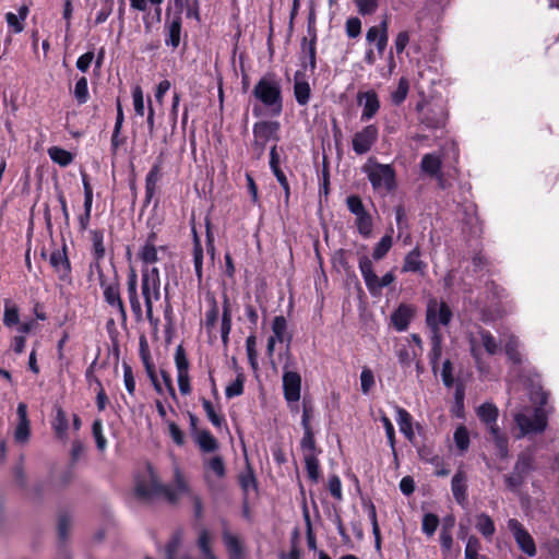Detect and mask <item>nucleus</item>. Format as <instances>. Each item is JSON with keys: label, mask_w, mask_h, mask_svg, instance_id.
Wrapping results in <instances>:
<instances>
[{"label": "nucleus", "mask_w": 559, "mask_h": 559, "mask_svg": "<svg viewBox=\"0 0 559 559\" xmlns=\"http://www.w3.org/2000/svg\"><path fill=\"white\" fill-rule=\"evenodd\" d=\"M187 492L189 486L179 469L175 473V487L162 484L151 463H147L145 471L138 474L134 479V496L143 502L163 497L168 503L176 504L180 496Z\"/></svg>", "instance_id": "1"}, {"label": "nucleus", "mask_w": 559, "mask_h": 559, "mask_svg": "<svg viewBox=\"0 0 559 559\" xmlns=\"http://www.w3.org/2000/svg\"><path fill=\"white\" fill-rule=\"evenodd\" d=\"M252 96L271 117L282 115L284 108L282 80L275 73L261 76L253 86Z\"/></svg>", "instance_id": "2"}, {"label": "nucleus", "mask_w": 559, "mask_h": 559, "mask_svg": "<svg viewBox=\"0 0 559 559\" xmlns=\"http://www.w3.org/2000/svg\"><path fill=\"white\" fill-rule=\"evenodd\" d=\"M141 293L144 299L146 319L152 325L157 326L159 319L154 317L153 302L160 298V275L156 266L142 269Z\"/></svg>", "instance_id": "3"}, {"label": "nucleus", "mask_w": 559, "mask_h": 559, "mask_svg": "<svg viewBox=\"0 0 559 559\" xmlns=\"http://www.w3.org/2000/svg\"><path fill=\"white\" fill-rule=\"evenodd\" d=\"M537 469L534 453L531 450L518 454L513 472L504 476V484L509 491L518 493L526 483L528 475Z\"/></svg>", "instance_id": "4"}, {"label": "nucleus", "mask_w": 559, "mask_h": 559, "mask_svg": "<svg viewBox=\"0 0 559 559\" xmlns=\"http://www.w3.org/2000/svg\"><path fill=\"white\" fill-rule=\"evenodd\" d=\"M281 123L277 120H260L252 127L253 141L251 144L254 159H261L269 141H280Z\"/></svg>", "instance_id": "5"}, {"label": "nucleus", "mask_w": 559, "mask_h": 559, "mask_svg": "<svg viewBox=\"0 0 559 559\" xmlns=\"http://www.w3.org/2000/svg\"><path fill=\"white\" fill-rule=\"evenodd\" d=\"M453 319V311L444 300L431 297L427 301L425 323L431 334L442 335L441 328L448 326Z\"/></svg>", "instance_id": "6"}, {"label": "nucleus", "mask_w": 559, "mask_h": 559, "mask_svg": "<svg viewBox=\"0 0 559 559\" xmlns=\"http://www.w3.org/2000/svg\"><path fill=\"white\" fill-rule=\"evenodd\" d=\"M364 171L374 191L390 193L396 189V173L392 165L376 163L371 167H364Z\"/></svg>", "instance_id": "7"}, {"label": "nucleus", "mask_w": 559, "mask_h": 559, "mask_svg": "<svg viewBox=\"0 0 559 559\" xmlns=\"http://www.w3.org/2000/svg\"><path fill=\"white\" fill-rule=\"evenodd\" d=\"M99 286L103 289V296L105 302L111 308L116 309L119 316V319L122 324H124L128 320V313L124 306V302L120 293V283L117 274L112 282H107L103 269H99L97 272Z\"/></svg>", "instance_id": "8"}, {"label": "nucleus", "mask_w": 559, "mask_h": 559, "mask_svg": "<svg viewBox=\"0 0 559 559\" xmlns=\"http://www.w3.org/2000/svg\"><path fill=\"white\" fill-rule=\"evenodd\" d=\"M358 267L366 287L372 296L379 295L382 288L390 286L395 281V275L392 271L385 273L381 278H379L374 273L371 259L367 255H362L359 259Z\"/></svg>", "instance_id": "9"}, {"label": "nucleus", "mask_w": 559, "mask_h": 559, "mask_svg": "<svg viewBox=\"0 0 559 559\" xmlns=\"http://www.w3.org/2000/svg\"><path fill=\"white\" fill-rule=\"evenodd\" d=\"M348 211L355 215V226L364 238H369L373 230V218L366 210L362 200L357 194H350L346 198Z\"/></svg>", "instance_id": "10"}, {"label": "nucleus", "mask_w": 559, "mask_h": 559, "mask_svg": "<svg viewBox=\"0 0 559 559\" xmlns=\"http://www.w3.org/2000/svg\"><path fill=\"white\" fill-rule=\"evenodd\" d=\"M416 110L420 114L419 122L427 129L437 130L445 126L448 114L442 105L430 104L425 108V102H419Z\"/></svg>", "instance_id": "11"}, {"label": "nucleus", "mask_w": 559, "mask_h": 559, "mask_svg": "<svg viewBox=\"0 0 559 559\" xmlns=\"http://www.w3.org/2000/svg\"><path fill=\"white\" fill-rule=\"evenodd\" d=\"M174 359L177 369L179 391L182 395H189L192 391L189 376L190 362L182 344L176 347Z\"/></svg>", "instance_id": "12"}, {"label": "nucleus", "mask_w": 559, "mask_h": 559, "mask_svg": "<svg viewBox=\"0 0 559 559\" xmlns=\"http://www.w3.org/2000/svg\"><path fill=\"white\" fill-rule=\"evenodd\" d=\"M314 415V406L312 400L310 397L305 396L302 399V416H301V427L304 430V436L300 440V449H314V431L312 429L311 420Z\"/></svg>", "instance_id": "13"}, {"label": "nucleus", "mask_w": 559, "mask_h": 559, "mask_svg": "<svg viewBox=\"0 0 559 559\" xmlns=\"http://www.w3.org/2000/svg\"><path fill=\"white\" fill-rule=\"evenodd\" d=\"M379 138V129L376 124H368L356 132L352 140L353 151L357 155L368 153Z\"/></svg>", "instance_id": "14"}, {"label": "nucleus", "mask_w": 559, "mask_h": 559, "mask_svg": "<svg viewBox=\"0 0 559 559\" xmlns=\"http://www.w3.org/2000/svg\"><path fill=\"white\" fill-rule=\"evenodd\" d=\"M515 420L523 435L542 433L548 425L547 416L540 408H537L532 417L520 414Z\"/></svg>", "instance_id": "15"}, {"label": "nucleus", "mask_w": 559, "mask_h": 559, "mask_svg": "<svg viewBox=\"0 0 559 559\" xmlns=\"http://www.w3.org/2000/svg\"><path fill=\"white\" fill-rule=\"evenodd\" d=\"M301 391V377L296 371L285 370L283 373V393L286 402L289 404L292 412H297L298 406H292V403H297L300 400Z\"/></svg>", "instance_id": "16"}, {"label": "nucleus", "mask_w": 559, "mask_h": 559, "mask_svg": "<svg viewBox=\"0 0 559 559\" xmlns=\"http://www.w3.org/2000/svg\"><path fill=\"white\" fill-rule=\"evenodd\" d=\"M509 528L519 548L528 557H534L537 552L536 545L528 531L515 519L509 521Z\"/></svg>", "instance_id": "17"}, {"label": "nucleus", "mask_w": 559, "mask_h": 559, "mask_svg": "<svg viewBox=\"0 0 559 559\" xmlns=\"http://www.w3.org/2000/svg\"><path fill=\"white\" fill-rule=\"evenodd\" d=\"M68 248L67 245L63 243L62 249H55L50 254V265L53 267L55 272L58 274V278L62 282L71 281V262L68 257Z\"/></svg>", "instance_id": "18"}, {"label": "nucleus", "mask_w": 559, "mask_h": 559, "mask_svg": "<svg viewBox=\"0 0 559 559\" xmlns=\"http://www.w3.org/2000/svg\"><path fill=\"white\" fill-rule=\"evenodd\" d=\"M389 21L384 17L379 25H373L368 28L366 40L368 44H374L378 56L383 57L389 41Z\"/></svg>", "instance_id": "19"}, {"label": "nucleus", "mask_w": 559, "mask_h": 559, "mask_svg": "<svg viewBox=\"0 0 559 559\" xmlns=\"http://www.w3.org/2000/svg\"><path fill=\"white\" fill-rule=\"evenodd\" d=\"M163 165L164 159L163 156L159 155L156 158L155 163L152 165L148 173L146 174L144 206H147L151 203L152 199L154 198L157 191L158 182L163 178Z\"/></svg>", "instance_id": "20"}, {"label": "nucleus", "mask_w": 559, "mask_h": 559, "mask_svg": "<svg viewBox=\"0 0 559 559\" xmlns=\"http://www.w3.org/2000/svg\"><path fill=\"white\" fill-rule=\"evenodd\" d=\"M165 31V45L170 47L173 50L177 49L180 45L181 32H182V16L173 15L170 17L169 9L166 13V20L164 24Z\"/></svg>", "instance_id": "21"}, {"label": "nucleus", "mask_w": 559, "mask_h": 559, "mask_svg": "<svg viewBox=\"0 0 559 559\" xmlns=\"http://www.w3.org/2000/svg\"><path fill=\"white\" fill-rule=\"evenodd\" d=\"M357 104L362 106L360 120L362 122L371 120L380 109V99L374 90L358 92Z\"/></svg>", "instance_id": "22"}, {"label": "nucleus", "mask_w": 559, "mask_h": 559, "mask_svg": "<svg viewBox=\"0 0 559 559\" xmlns=\"http://www.w3.org/2000/svg\"><path fill=\"white\" fill-rule=\"evenodd\" d=\"M138 274L133 267H130L127 277V294L130 302L131 311L135 321L140 322L143 320V310L138 294Z\"/></svg>", "instance_id": "23"}, {"label": "nucleus", "mask_w": 559, "mask_h": 559, "mask_svg": "<svg viewBox=\"0 0 559 559\" xmlns=\"http://www.w3.org/2000/svg\"><path fill=\"white\" fill-rule=\"evenodd\" d=\"M416 309L411 304H400L397 308L391 313L390 320L392 326L397 332H404L408 329L412 320L414 319Z\"/></svg>", "instance_id": "24"}, {"label": "nucleus", "mask_w": 559, "mask_h": 559, "mask_svg": "<svg viewBox=\"0 0 559 559\" xmlns=\"http://www.w3.org/2000/svg\"><path fill=\"white\" fill-rule=\"evenodd\" d=\"M421 249L417 243L409 252L406 253L403 260L402 272L403 273H417L421 276L426 274L427 263L423 261Z\"/></svg>", "instance_id": "25"}, {"label": "nucleus", "mask_w": 559, "mask_h": 559, "mask_svg": "<svg viewBox=\"0 0 559 559\" xmlns=\"http://www.w3.org/2000/svg\"><path fill=\"white\" fill-rule=\"evenodd\" d=\"M19 423L14 429V440L17 443H26L31 437V421L27 415V405L19 403L16 408Z\"/></svg>", "instance_id": "26"}, {"label": "nucleus", "mask_w": 559, "mask_h": 559, "mask_svg": "<svg viewBox=\"0 0 559 559\" xmlns=\"http://www.w3.org/2000/svg\"><path fill=\"white\" fill-rule=\"evenodd\" d=\"M451 490L457 504L464 507L467 503V475L459 468L452 477Z\"/></svg>", "instance_id": "27"}, {"label": "nucleus", "mask_w": 559, "mask_h": 559, "mask_svg": "<svg viewBox=\"0 0 559 559\" xmlns=\"http://www.w3.org/2000/svg\"><path fill=\"white\" fill-rule=\"evenodd\" d=\"M305 453V467L307 471L308 478L312 483H318L320 478V462L318 459V454L322 452L321 449L317 448V441H314V449H301Z\"/></svg>", "instance_id": "28"}, {"label": "nucleus", "mask_w": 559, "mask_h": 559, "mask_svg": "<svg viewBox=\"0 0 559 559\" xmlns=\"http://www.w3.org/2000/svg\"><path fill=\"white\" fill-rule=\"evenodd\" d=\"M222 539L229 559H243V544L237 535H234L225 527L222 532Z\"/></svg>", "instance_id": "29"}, {"label": "nucleus", "mask_w": 559, "mask_h": 559, "mask_svg": "<svg viewBox=\"0 0 559 559\" xmlns=\"http://www.w3.org/2000/svg\"><path fill=\"white\" fill-rule=\"evenodd\" d=\"M294 96L299 106L308 105L311 97L310 85L300 71H296L294 75Z\"/></svg>", "instance_id": "30"}, {"label": "nucleus", "mask_w": 559, "mask_h": 559, "mask_svg": "<svg viewBox=\"0 0 559 559\" xmlns=\"http://www.w3.org/2000/svg\"><path fill=\"white\" fill-rule=\"evenodd\" d=\"M91 240H92V254L94 259V266L98 272L100 266V262L104 260L106 255V249L104 246V237L105 233L103 229H93L90 231Z\"/></svg>", "instance_id": "31"}, {"label": "nucleus", "mask_w": 559, "mask_h": 559, "mask_svg": "<svg viewBox=\"0 0 559 559\" xmlns=\"http://www.w3.org/2000/svg\"><path fill=\"white\" fill-rule=\"evenodd\" d=\"M175 15L182 16L185 11L187 19H193L197 22L201 21V4L200 0H174Z\"/></svg>", "instance_id": "32"}, {"label": "nucleus", "mask_w": 559, "mask_h": 559, "mask_svg": "<svg viewBox=\"0 0 559 559\" xmlns=\"http://www.w3.org/2000/svg\"><path fill=\"white\" fill-rule=\"evenodd\" d=\"M51 428L58 440L66 441L68 439L69 420L66 412L59 405L55 406V416L51 420Z\"/></svg>", "instance_id": "33"}, {"label": "nucleus", "mask_w": 559, "mask_h": 559, "mask_svg": "<svg viewBox=\"0 0 559 559\" xmlns=\"http://www.w3.org/2000/svg\"><path fill=\"white\" fill-rule=\"evenodd\" d=\"M223 313H222V322H221V337L224 346L228 345L229 334L233 325V313H231V305L228 296L224 294L223 296Z\"/></svg>", "instance_id": "34"}, {"label": "nucleus", "mask_w": 559, "mask_h": 559, "mask_svg": "<svg viewBox=\"0 0 559 559\" xmlns=\"http://www.w3.org/2000/svg\"><path fill=\"white\" fill-rule=\"evenodd\" d=\"M420 170L428 177H438L442 173V158L436 153H427L421 157Z\"/></svg>", "instance_id": "35"}, {"label": "nucleus", "mask_w": 559, "mask_h": 559, "mask_svg": "<svg viewBox=\"0 0 559 559\" xmlns=\"http://www.w3.org/2000/svg\"><path fill=\"white\" fill-rule=\"evenodd\" d=\"M395 409L397 414L396 421L400 427V431L408 441L412 442L415 438V432L413 429V416L408 411L397 405L395 406Z\"/></svg>", "instance_id": "36"}, {"label": "nucleus", "mask_w": 559, "mask_h": 559, "mask_svg": "<svg viewBox=\"0 0 559 559\" xmlns=\"http://www.w3.org/2000/svg\"><path fill=\"white\" fill-rule=\"evenodd\" d=\"M498 415L499 411L492 403H484L477 408V416L488 427V430L499 427L497 425Z\"/></svg>", "instance_id": "37"}, {"label": "nucleus", "mask_w": 559, "mask_h": 559, "mask_svg": "<svg viewBox=\"0 0 559 559\" xmlns=\"http://www.w3.org/2000/svg\"><path fill=\"white\" fill-rule=\"evenodd\" d=\"M193 439L203 453H214L219 449L217 439L207 429H202Z\"/></svg>", "instance_id": "38"}, {"label": "nucleus", "mask_w": 559, "mask_h": 559, "mask_svg": "<svg viewBox=\"0 0 559 559\" xmlns=\"http://www.w3.org/2000/svg\"><path fill=\"white\" fill-rule=\"evenodd\" d=\"M193 231V264H194V272L198 280V284L201 285L203 282V247L201 243V240L195 231V229H192Z\"/></svg>", "instance_id": "39"}, {"label": "nucleus", "mask_w": 559, "mask_h": 559, "mask_svg": "<svg viewBox=\"0 0 559 559\" xmlns=\"http://www.w3.org/2000/svg\"><path fill=\"white\" fill-rule=\"evenodd\" d=\"M442 341H443L442 335H438V334L430 335L431 348L428 353V359H429V364L431 366V370L433 373L437 372L438 366H439V360L442 356Z\"/></svg>", "instance_id": "40"}, {"label": "nucleus", "mask_w": 559, "mask_h": 559, "mask_svg": "<svg viewBox=\"0 0 559 559\" xmlns=\"http://www.w3.org/2000/svg\"><path fill=\"white\" fill-rule=\"evenodd\" d=\"M490 439L497 450V455L501 460H506L509 456V440L508 437L500 431V428H492L489 430Z\"/></svg>", "instance_id": "41"}, {"label": "nucleus", "mask_w": 559, "mask_h": 559, "mask_svg": "<svg viewBox=\"0 0 559 559\" xmlns=\"http://www.w3.org/2000/svg\"><path fill=\"white\" fill-rule=\"evenodd\" d=\"M475 527L488 540H491L496 533L495 522L487 513L476 515Z\"/></svg>", "instance_id": "42"}, {"label": "nucleus", "mask_w": 559, "mask_h": 559, "mask_svg": "<svg viewBox=\"0 0 559 559\" xmlns=\"http://www.w3.org/2000/svg\"><path fill=\"white\" fill-rule=\"evenodd\" d=\"M393 228H390V233H386L381 239L376 243L372 250V259L374 261H380L386 257L389 251L393 246V237H392Z\"/></svg>", "instance_id": "43"}, {"label": "nucleus", "mask_w": 559, "mask_h": 559, "mask_svg": "<svg viewBox=\"0 0 559 559\" xmlns=\"http://www.w3.org/2000/svg\"><path fill=\"white\" fill-rule=\"evenodd\" d=\"M287 330V321L284 316H276L272 322V332L274 340H277L278 343L287 342V347L292 342V335H286Z\"/></svg>", "instance_id": "44"}, {"label": "nucleus", "mask_w": 559, "mask_h": 559, "mask_svg": "<svg viewBox=\"0 0 559 559\" xmlns=\"http://www.w3.org/2000/svg\"><path fill=\"white\" fill-rule=\"evenodd\" d=\"M200 402H201L203 409L206 414V417L211 421V424L215 428H218V429L222 428V426L226 423L224 415L217 413L213 403L210 400H207L206 397H204V396L200 397Z\"/></svg>", "instance_id": "45"}, {"label": "nucleus", "mask_w": 559, "mask_h": 559, "mask_svg": "<svg viewBox=\"0 0 559 559\" xmlns=\"http://www.w3.org/2000/svg\"><path fill=\"white\" fill-rule=\"evenodd\" d=\"M301 51L307 53L309 59V68L311 71H314L317 68V34H312L310 39L307 37L302 38Z\"/></svg>", "instance_id": "46"}, {"label": "nucleus", "mask_w": 559, "mask_h": 559, "mask_svg": "<svg viewBox=\"0 0 559 559\" xmlns=\"http://www.w3.org/2000/svg\"><path fill=\"white\" fill-rule=\"evenodd\" d=\"M3 324L7 328H12L20 323L19 307L10 299L4 300Z\"/></svg>", "instance_id": "47"}, {"label": "nucleus", "mask_w": 559, "mask_h": 559, "mask_svg": "<svg viewBox=\"0 0 559 559\" xmlns=\"http://www.w3.org/2000/svg\"><path fill=\"white\" fill-rule=\"evenodd\" d=\"M48 155L53 163L58 164L61 167H67L73 160L72 153L59 146L50 147L48 150Z\"/></svg>", "instance_id": "48"}, {"label": "nucleus", "mask_w": 559, "mask_h": 559, "mask_svg": "<svg viewBox=\"0 0 559 559\" xmlns=\"http://www.w3.org/2000/svg\"><path fill=\"white\" fill-rule=\"evenodd\" d=\"M160 250H165V247H159ZM138 258L146 265L154 264L158 261V248L156 245H143L139 252Z\"/></svg>", "instance_id": "49"}, {"label": "nucleus", "mask_w": 559, "mask_h": 559, "mask_svg": "<svg viewBox=\"0 0 559 559\" xmlns=\"http://www.w3.org/2000/svg\"><path fill=\"white\" fill-rule=\"evenodd\" d=\"M408 91H409L408 80L405 76L400 78L396 90L393 91L390 95L391 103L394 106L402 105L408 95Z\"/></svg>", "instance_id": "50"}, {"label": "nucleus", "mask_w": 559, "mask_h": 559, "mask_svg": "<svg viewBox=\"0 0 559 559\" xmlns=\"http://www.w3.org/2000/svg\"><path fill=\"white\" fill-rule=\"evenodd\" d=\"M238 483L245 492V497H248V491L250 488H258L257 477L253 468L250 465H248L247 469L239 475Z\"/></svg>", "instance_id": "51"}, {"label": "nucleus", "mask_w": 559, "mask_h": 559, "mask_svg": "<svg viewBox=\"0 0 559 559\" xmlns=\"http://www.w3.org/2000/svg\"><path fill=\"white\" fill-rule=\"evenodd\" d=\"M519 340L515 336H510L504 345L506 355L513 365L522 364V355L520 353Z\"/></svg>", "instance_id": "52"}, {"label": "nucleus", "mask_w": 559, "mask_h": 559, "mask_svg": "<svg viewBox=\"0 0 559 559\" xmlns=\"http://www.w3.org/2000/svg\"><path fill=\"white\" fill-rule=\"evenodd\" d=\"M198 547L205 559H217L211 547V536L207 530H202L198 537Z\"/></svg>", "instance_id": "53"}, {"label": "nucleus", "mask_w": 559, "mask_h": 559, "mask_svg": "<svg viewBox=\"0 0 559 559\" xmlns=\"http://www.w3.org/2000/svg\"><path fill=\"white\" fill-rule=\"evenodd\" d=\"M246 377L242 372H238L236 379L225 389L227 399H234L243 394Z\"/></svg>", "instance_id": "54"}, {"label": "nucleus", "mask_w": 559, "mask_h": 559, "mask_svg": "<svg viewBox=\"0 0 559 559\" xmlns=\"http://www.w3.org/2000/svg\"><path fill=\"white\" fill-rule=\"evenodd\" d=\"M246 350L248 356V361L252 370H258V352H257V336L251 333L246 340Z\"/></svg>", "instance_id": "55"}, {"label": "nucleus", "mask_w": 559, "mask_h": 559, "mask_svg": "<svg viewBox=\"0 0 559 559\" xmlns=\"http://www.w3.org/2000/svg\"><path fill=\"white\" fill-rule=\"evenodd\" d=\"M209 306L210 308L205 312V328L210 332L212 331L218 320L219 316V308L216 299L214 297L209 299Z\"/></svg>", "instance_id": "56"}, {"label": "nucleus", "mask_w": 559, "mask_h": 559, "mask_svg": "<svg viewBox=\"0 0 559 559\" xmlns=\"http://www.w3.org/2000/svg\"><path fill=\"white\" fill-rule=\"evenodd\" d=\"M481 548L480 540L477 536L471 535L467 538L464 556L465 559H486L485 556L479 555Z\"/></svg>", "instance_id": "57"}, {"label": "nucleus", "mask_w": 559, "mask_h": 559, "mask_svg": "<svg viewBox=\"0 0 559 559\" xmlns=\"http://www.w3.org/2000/svg\"><path fill=\"white\" fill-rule=\"evenodd\" d=\"M381 423H382L383 428L385 430L388 443H389V445H390V448L392 450L394 459L396 460L397 459V453H396V448H395L396 439H395L394 426H393L391 419L385 414H383L381 416Z\"/></svg>", "instance_id": "58"}, {"label": "nucleus", "mask_w": 559, "mask_h": 559, "mask_svg": "<svg viewBox=\"0 0 559 559\" xmlns=\"http://www.w3.org/2000/svg\"><path fill=\"white\" fill-rule=\"evenodd\" d=\"M204 467L212 471L218 478H223L226 474L225 463L221 455H215L204 461Z\"/></svg>", "instance_id": "59"}, {"label": "nucleus", "mask_w": 559, "mask_h": 559, "mask_svg": "<svg viewBox=\"0 0 559 559\" xmlns=\"http://www.w3.org/2000/svg\"><path fill=\"white\" fill-rule=\"evenodd\" d=\"M478 333L485 350L489 355H496L499 350V345L497 343L496 337L491 334L490 331L485 329H481Z\"/></svg>", "instance_id": "60"}, {"label": "nucleus", "mask_w": 559, "mask_h": 559, "mask_svg": "<svg viewBox=\"0 0 559 559\" xmlns=\"http://www.w3.org/2000/svg\"><path fill=\"white\" fill-rule=\"evenodd\" d=\"M453 438L455 445L460 451L464 452L469 448V432L465 426H459L454 431Z\"/></svg>", "instance_id": "61"}, {"label": "nucleus", "mask_w": 559, "mask_h": 559, "mask_svg": "<svg viewBox=\"0 0 559 559\" xmlns=\"http://www.w3.org/2000/svg\"><path fill=\"white\" fill-rule=\"evenodd\" d=\"M74 97L79 105H83L88 100V85L87 79L85 76H81L74 87Z\"/></svg>", "instance_id": "62"}, {"label": "nucleus", "mask_w": 559, "mask_h": 559, "mask_svg": "<svg viewBox=\"0 0 559 559\" xmlns=\"http://www.w3.org/2000/svg\"><path fill=\"white\" fill-rule=\"evenodd\" d=\"M439 518L433 513H426L423 518L421 530L428 535L432 536L439 526Z\"/></svg>", "instance_id": "63"}, {"label": "nucleus", "mask_w": 559, "mask_h": 559, "mask_svg": "<svg viewBox=\"0 0 559 559\" xmlns=\"http://www.w3.org/2000/svg\"><path fill=\"white\" fill-rule=\"evenodd\" d=\"M100 3H102V8L96 13L95 25L103 24L107 21V19L112 13L115 1L114 0H102Z\"/></svg>", "instance_id": "64"}]
</instances>
